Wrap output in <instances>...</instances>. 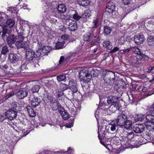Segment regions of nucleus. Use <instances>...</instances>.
Returning <instances> with one entry per match:
<instances>
[{
  "label": "nucleus",
  "instance_id": "nucleus-57",
  "mask_svg": "<svg viewBox=\"0 0 154 154\" xmlns=\"http://www.w3.org/2000/svg\"><path fill=\"white\" fill-rule=\"evenodd\" d=\"M8 66L7 63L4 64L3 63L0 65V68L2 69H6L8 68Z\"/></svg>",
  "mask_w": 154,
  "mask_h": 154
},
{
  "label": "nucleus",
  "instance_id": "nucleus-4",
  "mask_svg": "<svg viewBox=\"0 0 154 154\" xmlns=\"http://www.w3.org/2000/svg\"><path fill=\"white\" fill-rule=\"evenodd\" d=\"M79 77L81 82L88 83L91 79V75L89 72L88 69H83L79 73Z\"/></svg>",
  "mask_w": 154,
  "mask_h": 154
},
{
  "label": "nucleus",
  "instance_id": "nucleus-44",
  "mask_svg": "<svg viewBox=\"0 0 154 154\" xmlns=\"http://www.w3.org/2000/svg\"><path fill=\"white\" fill-rule=\"evenodd\" d=\"M72 92V91H70L69 90H67L66 91L65 93L66 95L70 97H72L73 98V95Z\"/></svg>",
  "mask_w": 154,
  "mask_h": 154
},
{
  "label": "nucleus",
  "instance_id": "nucleus-35",
  "mask_svg": "<svg viewBox=\"0 0 154 154\" xmlns=\"http://www.w3.org/2000/svg\"><path fill=\"white\" fill-rule=\"evenodd\" d=\"M69 88V85H67L63 83H61L60 84V89L63 92L68 90Z\"/></svg>",
  "mask_w": 154,
  "mask_h": 154
},
{
  "label": "nucleus",
  "instance_id": "nucleus-56",
  "mask_svg": "<svg viewBox=\"0 0 154 154\" xmlns=\"http://www.w3.org/2000/svg\"><path fill=\"white\" fill-rule=\"evenodd\" d=\"M116 109L115 108L113 105H112V104L109 107V110L112 112H114L116 110Z\"/></svg>",
  "mask_w": 154,
  "mask_h": 154
},
{
  "label": "nucleus",
  "instance_id": "nucleus-47",
  "mask_svg": "<svg viewBox=\"0 0 154 154\" xmlns=\"http://www.w3.org/2000/svg\"><path fill=\"white\" fill-rule=\"evenodd\" d=\"M14 93L15 92L14 91H12L11 92L8 93L5 97V99H8L9 98L12 96L14 95Z\"/></svg>",
  "mask_w": 154,
  "mask_h": 154
},
{
  "label": "nucleus",
  "instance_id": "nucleus-36",
  "mask_svg": "<svg viewBox=\"0 0 154 154\" xmlns=\"http://www.w3.org/2000/svg\"><path fill=\"white\" fill-rule=\"evenodd\" d=\"M103 46L108 50H111L112 48L111 43L109 41H106L103 43Z\"/></svg>",
  "mask_w": 154,
  "mask_h": 154
},
{
  "label": "nucleus",
  "instance_id": "nucleus-48",
  "mask_svg": "<svg viewBox=\"0 0 154 154\" xmlns=\"http://www.w3.org/2000/svg\"><path fill=\"white\" fill-rule=\"evenodd\" d=\"M131 50V48H127L126 49H124L123 50H121L120 51V52L122 54H125V53H128Z\"/></svg>",
  "mask_w": 154,
  "mask_h": 154
},
{
  "label": "nucleus",
  "instance_id": "nucleus-51",
  "mask_svg": "<svg viewBox=\"0 0 154 154\" xmlns=\"http://www.w3.org/2000/svg\"><path fill=\"white\" fill-rule=\"evenodd\" d=\"M64 94L63 91H62L58 90L57 92V98H60Z\"/></svg>",
  "mask_w": 154,
  "mask_h": 154
},
{
  "label": "nucleus",
  "instance_id": "nucleus-5",
  "mask_svg": "<svg viewBox=\"0 0 154 154\" xmlns=\"http://www.w3.org/2000/svg\"><path fill=\"white\" fill-rule=\"evenodd\" d=\"M69 88L72 91L73 95V98H77L78 95H80L79 91L78 89L77 84L73 80H71L69 82Z\"/></svg>",
  "mask_w": 154,
  "mask_h": 154
},
{
  "label": "nucleus",
  "instance_id": "nucleus-37",
  "mask_svg": "<svg viewBox=\"0 0 154 154\" xmlns=\"http://www.w3.org/2000/svg\"><path fill=\"white\" fill-rule=\"evenodd\" d=\"M40 86L37 85H35L31 89V90L33 93L37 92L40 88Z\"/></svg>",
  "mask_w": 154,
  "mask_h": 154
},
{
  "label": "nucleus",
  "instance_id": "nucleus-1",
  "mask_svg": "<svg viewBox=\"0 0 154 154\" xmlns=\"http://www.w3.org/2000/svg\"><path fill=\"white\" fill-rule=\"evenodd\" d=\"M50 106L52 110L56 111L58 110L64 120H66L69 118V114L61 106L59 102L56 100H54L50 103Z\"/></svg>",
  "mask_w": 154,
  "mask_h": 154
},
{
  "label": "nucleus",
  "instance_id": "nucleus-31",
  "mask_svg": "<svg viewBox=\"0 0 154 154\" xmlns=\"http://www.w3.org/2000/svg\"><path fill=\"white\" fill-rule=\"evenodd\" d=\"M145 118L146 119V116L144 115L137 114L135 116L134 118V120L136 122H141L143 121Z\"/></svg>",
  "mask_w": 154,
  "mask_h": 154
},
{
  "label": "nucleus",
  "instance_id": "nucleus-64",
  "mask_svg": "<svg viewBox=\"0 0 154 154\" xmlns=\"http://www.w3.org/2000/svg\"><path fill=\"white\" fill-rule=\"evenodd\" d=\"M51 82L52 81H51L50 82L48 81L47 83H46L45 84V85L48 88H50L52 86L51 85Z\"/></svg>",
  "mask_w": 154,
  "mask_h": 154
},
{
  "label": "nucleus",
  "instance_id": "nucleus-8",
  "mask_svg": "<svg viewBox=\"0 0 154 154\" xmlns=\"http://www.w3.org/2000/svg\"><path fill=\"white\" fill-rule=\"evenodd\" d=\"M104 80L106 85H112L116 81L114 73L112 72L108 77H104Z\"/></svg>",
  "mask_w": 154,
  "mask_h": 154
},
{
  "label": "nucleus",
  "instance_id": "nucleus-43",
  "mask_svg": "<svg viewBox=\"0 0 154 154\" xmlns=\"http://www.w3.org/2000/svg\"><path fill=\"white\" fill-rule=\"evenodd\" d=\"M18 106L17 103H13L11 105V108L9 109H11L13 111H16V109Z\"/></svg>",
  "mask_w": 154,
  "mask_h": 154
},
{
  "label": "nucleus",
  "instance_id": "nucleus-19",
  "mask_svg": "<svg viewBox=\"0 0 154 154\" xmlns=\"http://www.w3.org/2000/svg\"><path fill=\"white\" fill-rule=\"evenodd\" d=\"M15 23V21L13 18H9L7 20L6 24L4 25L7 27V29L11 30V28L13 27Z\"/></svg>",
  "mask_w": 154,
  "mask_h": 154
},
{
  "label": "nucleus",
  "instance_id": "nucleus-25",
  "mask_svg": "<svg viewBox=\"0 0 154 154\" xmlns=\"http://www.w3.org/2000/svg\"><path fill=\"white\" fill-rule=\"evenodd\" d=\"M139 58L138 57H131L129 62L133 66H135L137 64L139 63V61L140 60H139Z\"/></svg>",
  "mask_w": 154,
  "mask_h": 154
},
{
  "label": "nucleus",
  "instance_id": "nucleus-23",
  "mask_svg": "<svg viewBox=\"0 0 154 154\" xmlns=\"http://www.w3.org/2000/svg\"><path fill=\"white\" fill-rule=\"evenodd\" d=\"M89 72L91 75V79L92 77H96L98 76L99 74V72L97 69L90 67L88 68Z\"/></svg>",
  "mask_w": 154,
  "mask_h": 154
},
{
  "label": "nucleus",
  "instance_id": "nucleus-29",
  "mask_svg": "<svg viewBox=\"0 0 154 154\" xmlns=\"http://www.w3.org/2000/svg\"><path fill=\"white\" fill-rule=\"evenodd\" d=\"M123 127L127 130H131L132 129V122L130 120L127 119V121L125 122V124H124Z\"/></svg>",
  "mask_w": 154,
  "mask_h": 154
},
{
  "label": "nucleus",
  "instance_id": "nucleus-61",
  "mask_svg": "<svg viewBox=\"0 0 154 154\" xmlns=\"http://www.w3.org/2000/svg\"><path fill=\"white\" fill-rule=\"evenodd\" d=\"M131 0H122V3L125 5H129L131 2Z\"/></svg>",
  "mask_w": 154,
  "mask_h": 154
},
{
  "label": "nucleus",
  "instance_id": "nucleus-27",
  "mask_svg": "<svg viewBox=\"0 0 154 154\" xmlns=\"http://www.w3.org/2000/svg\"><path fill=\"white\" fill-rule=\"evenodd\" d=\"M57 9L58 12L60 14L64 13L66 11V6L63 4H58L57 7Z\"/></svg>",
  "mask_w": 154,
  "mask_h": 154
},
{
  "label": "nucleus",
  "instance_id": "nucleus-16",
  "mask_svg": "<svg viewBox=\"0 0 154 154\" xmlns=\"http://www.w3.org/2000/svg\"><path fill=\"white\" fill-rule=\"evenodd\" d=\"M144 130L145 127L142 124H135L133 127V131L137 133H141Z\"/></svg>",
  "mask_w": 154,
  "mask_h": 154
},
{
  "label": "nucleus",
  "instance_id": "nucleus-58",
  "mask_svg": "<svg viewBox=\"0 0 154 154\" xmlns=\"http://www.w3.org/2000/svg\"><path fill=\"white\" fill-rule=\"evenodd\" d=\"M61 17L63 19L66 20H68L69 22V20H71L70 19L69 17L67 15H62L61 16Z\"/></svg>",
  "mask_w": 154,
  "mask_h": 154
},
{
  "label": "nucleus",
  "instance_id": "nucleus-42",
  "mask_svg": "<svg viewBox=\"0 0 154 154\" xmlns=\"http://www.w3.org/2000/svg\"><path fill=\"white\" fill-rule=\"evenodd\" d=\"M17 10L16 7H11L7 8V10L9 13L11 14L13 13H15L16 11Z\"/></svg>",
  "mask_w": 154,
  "mask_h": 154
},
{
  "label": "nucleus",
  "instance_id": "nucleus-52",
  "mask_svg": "<svg viewBox=\"0 0 154 154\" xmlns=\"http://www.w3.org/2000/svg\"><path fill=\"white\" fill-rule=\"evenodd\" d=\"M112 104L113 105L115 108V109H116V110H119L120 106L118 101V102L115 103H113Z\"/></svg>",
  "mask_w": 154,
  "mask_h": 154
},
{
  "label": "nucleus",
  "instance_id": "nucleus-38",
  "mask_svg": "<svg viewBox=\"0 0 154 154\" xmlns=\"http://www.w3.org/2000/svg\"><path fill=\"white\" fill-rule=\"evenodd\" d=\"M104 31L106 35H109L112 31L111 28L108 26H104Z\"/></svg>",
  "mask_w": 154,
  "mask_h": 154
},
{
  "label": "nucleus",
  "instance_id": "nucleus-10",
  "mask_svg": "<svg viewBox=\"0 0 154 154\" xmlns=\"http://www.w3.org/2000/svg\"><path fill=\"white\" fill-rule=\"evenodd\" d=\"M29 100L31 101V105L34 108L38 106L41 102V100L39 98L33 95H31Z\"/></svg>",
  "mask_w": 154,
  "mask_h": 154
},
{
  "label": "nucleus",
  "instance_id": "nucleus-46",
  "mask_svg": "<svg viewBox=\"0 0 154 154\" xmlns=\"http://www.w3.org/2000/svg\"><path fill=\"white\" fill-rule=\"evenodd\" d=\"M73 18L76 20H78L81 19V16L79 15L78 13L74 14L73 15Z\"/></svg>",
  "mask_w": 154,
  "mask_h": 154
},
{
  "label": "nucleus",
  "instance_id": "nucleus-17",
  "mask_svg": "<svg viewBox=\"0 0 154 154\" xmlns=\"http://www.w3.org/2000/svg\"><path fill=\"white\" fill-rule=\"evenodd\" d=\"M68 29L71 31H75L77 29V22L75 20H69Z\"/></svg>",
  "mask_w": 154,
  "mask_h": 154
},
{
  "label": "nucleus",
  "instance_id": "nucleus-20",
  "mask_svg": "<svg viewBox=\"0 0 154 154\" xmlns=\"http://www.w3.org/2000/svg\"><path fill=\"white\" fill-rule=\"evenodd\" d=\"M9 30L7 29V27L5 26L4 25L3 26L0 25V34L2 32V37L3 39L5 38V36L9 32Z\"/></svg>",
  "mask_w": 154,
  "mask_h": 154
},
{
  "label": "nucleus",
  "instance_id": "nucleus-33",
  "mask_svg": "<svg viewBox=\"0 0 154 154\" xmlns=\"http://www.w3.org/2000/svg\"><path fill=\"white\" fill-rule=\"evenodd\" d=\"M93 34L88 32L84 35V40L85 41H88L93 37Z\"/></svg>",
  "mask_w": 154,
  "mask_h": 154
},
{
  "label": "nucleus",
  "instance_id": "nucleus-14",
  "mask_svg": "<svg viewBox=\"0 0 154 154\" xmlns=\"http://www.w3.org/2000/svg\"><path fill=\"white\" fill-rule=\"evenodd\" d=\"M29 42H24L23 41L20 40L16 42L15 45L17 49L20 48H29Z\"/></svg>",
  "mask_w": 154,
  "mask_h": 154
},
{
  "label": "nucleus",
  "instance_id": "nucleus-55",
  "mask_svg": "<svg viewBox=\"0 0 154 154\" xmlns=\"http://www.w3.org/2000/svg\"><path fill=\"white\" fill-rule=\"evenodd\" d=\"M125 37L124 36H122L119 38L118 41L119 43L120 44H123L125 42Z\"/></svg>",
  "mask_w": 154,
  "mask_h": 154
},
{
  "label": "nucleus",
  "instance_id": "nucleus-24",
  "mask_svg": "<svg viewBox=\"0 0 154 154\" xmlns=\"http://www.w3.org/2000/svg\"><path fill=\"white\" fill-rule=\"evenodd\" d=\"M119 98L115 96H110L107 97V103L108 104H112L118 102Z\"/></svg>",
  "mask_w": 154,
  "mask_h": 154
},
{
  "label": "nucleus",
  "instance_id": "nucleus-40",
  "mask_svg": "<svg viewBox=\"0 0 154 154\" xmlns=\"http://www.w3.org/2000/svg\"><path fill=\"white\" fill-rule=\"evenodd\" d=\"M9 51L8 48L7 46L5 45L2 47L1 54L5 55Z\"/></svg>",
  "mask_w": 154,
  "mask_h": 154
},
{
  "label": "nucleus",
  "instance_id": "nucleus-18",
  "mask_svg": "<svg viewBox=\"0 0 154 154\" xmlns=\"http://www.w3.org/2000/svg\"><path fill=\"white\" fill-rule=\"evenodd\" d=\"M37 50H40L41 51V56L42 55V56L47 54L48 53H49L51 50V48L50 47L45 46L42 47L41 48H40Z\"/></svg>",
  "mask_w": 154,
  "mask_h": 154
},
{
  "label": "nucleus",
  "instance_id": "nucleus-13",
  "mask_svg": "<svg viewBox=\"0 0 154 154\" xmlns=\"http://www.w3.org/2000/svg\"><path fill=\"white\" fill-rule=\"evenodd\" d=\"M134 40L135 43L137 45H140L143 43L144 41L145 37L143 35L140 33L135 35Z\"/></svg>",
  "mask_w": 154,
  "mask_h": 154
},
{
  "label": "nucleus",
  "instance_id": "nucleus-22",
  "mask_svg": "<svg viewBox=\"0 0 154 154\" xmlns=\"http://www.w3.org/2000/svg\"><path fill=\"white\" fill-rule=\"evenodd\" d=\"M8 57L9 60L11 63H16L18 60V57L16 54L9 53Z\"/></svg>",
  "mask_w": 154,
  "mask_h": 154
},
{
  "label": "nucleus",
  "instance_id": "nucleus-39",
  "mask_svg": "<svg viewBox=\"0 0 154 154\" xmlns=\"http://www.w3.org/2000/svg\"><path fill=\"white\" fill-rule=\"evenodd\" d=\"M65 42L63 41L62 42H58L56 43L55 47L56 49H60L62 48Z\"/></svg>",
  "mask_w": 154,
  "mask_h": 154
},
{
  "label": "nucleus",
  "instance_id": "nucleus-59",
  "mask_svg": "<svg viewBox=\"0 0 154 154\" xmlns=\"http://www.w3.org/2000/svg\"><path fill=\"white\" fill-rule=\"evenodd\" d=\"M131 86H132V90L134 91L136 90V88L137 86V85L136 83L131 84Z\"/></svg>",
  "mask_w": 154,
  "mask_h": 154
},
{
  "label": "nucleus",
  "instance_id": "nucleus-30",
  "mask_svg": "<svg viewBox=\"0 0 154 154\" xmlns=\"http://www.w3.org/2000/svg\"><path fill=\"white\" fill-rule=\"evenodd\" d=\"M78 4L83 7L88 6L90 3L89 0H77Z\"/></svg>",
  "mask_w": 154,
  "mask_h": 154
},
{
  "label": "nucleus",
  "instance_id": "nucleus-50",
  "mask_svg": "<svg viewBox=\"0 0 154 154\" xmlns=\"http://www.w3.org/2000/svg\"><path fill=\"white\" fill-rule=\"evenodd\" d=\"M146 134V136L145 137L148 140H149L150 139V137H151V135L153 134V133L152 132H150L149 131H146L145 133Z\"/></svg>",
  "mask_w": 154,
  "mask_h": 154
},
{
  "label": "nucleus",
  "instance_id": "nucleus-28",
  "mask_svg": "<svg viewBox=\"0 0 154 154\" xmlns=\"http://www.w3.org/2000/svg\"><path fill=\"white\" fill-rule=\"evenodd\" d=\"M29 115L30 117H33L36 116V113L33 110V109L30 106H27L26 107Z\"/></svg>",
  "mask_w": 154,
  "mask_h": 154
},
{
  "label": "nucleus",
  "instance_id": "nucleus-9",
  "mask_svg": "<svg viewBox=\"0 0 154 154\" xmlns=\"http://www.w3.org/2000/svg\"><path fill=\"white\" fill-rule=\"evenodd\" d=\"M17 115V111H13L11 109H9L5 112L6 118L10 120L15 119Z\"/></svg>",
  "mask_w": 154,
  "mask_h": 154
},
{
  "label": "nucleus",
  "instance_id": "nucleus-41",
  "mask_svg": "<svg viewBox=\"0 0 154 154\" xmlns=\"http://www.w3.org/2000/svg\"><path fill=\"white\" fill-rule=\"evenodd\" d=\"M57 81L59 82L64 81L66 78V75L64 74L60 75L57 77Z\"/></svg>",
  "mask_w": 154,
  "mask_h": 154
},
{
  "label": "nucleus",
  "instance_id": "nucleus-3",
  "mask_svg": "<svg viewBox=\"0 0 154 154\" xmlns=\"http://www.w3.org/2000/svg\"><path fill=\"white\" fill-rule=\"evenodd\" d=\"M40 50H37L35 52L33 50L28 48L26 49V58L28 61H31L34 60L36 57H39L41 56Z\"/></svg>",
  "mask_w": 154,
  "mask_h": 154
},
{
  "label": "nucleus",
  "instance_id": "nucleus-12",
  "mask_svg": "<svg viewBox=\"0 0 154 154\" xmlns=\"http://www.w3.org/2000/svg\"><path fill=\"white\" fill-rule=\"evenodd\" d=\"M115 11V4L112 2H109L107 3L106 8V12L113 14Z\"/></svg>",
  "mask_w": 154,
  "mask_h": 154
},
{
  "label": "nucleus",
  "instance_id": "nucleus-15",
  "mask_svg": "<svg viewBox=\"0 0 154 154\" xmlns=\"http://www.w3.org/2000/svg\"><path fill=\"white\" fill-rule=\"evenodd\" d=\"M134 52L135 54H137L136 57H138L139 58V60H141L143 59L148 60L149 59L148 57L145 54L141 52L140 50L137 48H135Z\"/></svg>",
  "mask_w": 154,
  "mask_h": 154
},
{
  "label": "nucleus",
  "instance_id": "nucleus-6",
  "mask_svg": "<svg viewBox=\"0 0 154 154\" xmlns=\"http://www.w3.org/2000/svg\"><path fill=\"white\" fill-rule=\"evenodd\" d=\"M9 30V32L5 36V38H6L7 42L8 45L11 47H12V45L16 42L17 39V36L14 34H11V30Z\"/></svg>",
  "mask_w": 154,
  "mask_h": 154
},
{
  "label": "nucleus",
  "instance_id": "nucleus-11",
  "mask_svg": "<svg viewBox=\"0 0 154 154\" xmlns=\"http://www.w3.org/2000/svg\"><path fill=\"white\" fill-rule=\"evenodd\" d=\"M28 91L26 88H20L16 93V94L20 99H23L27 96Z\"/></svg>",
  "mask_w": 154,
  "mask_h": 154
},
{
  "label": "nucleus",
  "instance_id": "nucleus-26",
  "mask_svg": "<svg viewBox=\"0 0 154 154\" xmlns=\"http://www.w3.org/2000/svg\"><path fill=\"white\" fill-rule=\"evenodd\" d=\"M54 100H56L54 98L53 96L51 94H47L45 97L43 98V100L45 103L47 104L49 102H50L51 103Z\"/></svg>",
  "mask_w": 154,
  "mask_h": 154
},
{
  "label": "nucleus",
  "instance_id": "nucleus-21",
  "mask_svg": "<svg viewBox=\"0 0 154 154\" xmlns=\"http://www.w3.org/2000/svg\"><path fill=\"white\" fill-rule=\"evenodd\" d=\"M91 16V12L89 10L85 11L84 13L81 16L82 19L85 22L87 20V19Z\"/></svg>",
  "mask_w": 154,
  "mask_h": 154
},
{
  "label": "nucleus",
  "instance_id": "nucleus-53",
  "mask_svg": "<svg viewBox=\"0 0 154 154\" xmlns=\"http://www.w3.org/2000/svg\"><path fill=\"white\" fill-rule=\"evenodd\" d=\"M7 118L5 115L0 114V122H3L4 120Z\"/></svg>",
  "mask_w": 154,
  "mask_h": 154
},
{
  "label": "nucleus",
  "instance_id": "nucleus-63",
  "mask_svg": "<svg viewBox=\"0 0 154 154\" xmlns=\"http://www.w3.org/2000/svg\"><path fill=\"white\" fill-rule=\"evenodd\" d=\"M64 60H66L64 58V57L63 56H61L59 61V64H60Z\"/></svg>",
  "mask_w": 154,
  "mask_h": 154
},
{
  "label": "nucleus",
  "instance_id": "nucleus-45",
  "mask_svg": "<svg viewBox=\"0 0 154 154\" xmlns=\"http://www.w3.org/2000/svg\"><path fill=\"white\" fill-rule=\"evenodd\" d=\"M116 125L115 124H110L109 126V127L112 132L116 131Z\"/></svg>",
  "mask_w": 154,
  "mask_h": 154
},
{
  "label": "nucleus",
  "instance_id": "nucleus-60",
  "mask_svg": "<svg viewBox=\"0 0 154 154\" xmlns=\"http://www.w3.org/2000/svg\"><path fill=\"white\" fill-rule=\"evenodd\" d=\"M119 50V48L117 47H115L110 52V53H114Z\"/></svg>",
  "mask_w": 154,
  "mask_h": 154
},
{
  "label": "nucleus",
  "instance_id": "nucleus-54",
  "mask_svg": "<svg viewBox=\"0 0 154 154\" xmlns=\"http://www.w3.org/2000/svg\"><path fill=\"white\" fill-rule=\"evenodd\" d=\"M69 38V36L66 34H64L62 35L61 38L63 40V41L64 42H65V41H67Z\"/></svg>",
  "mask_w": 154,
  "mask_h": 154
},
{
  "label": "nucleus",
  "instance_id": "nucleus-7",
  "mask_svg": "<svg viewBox=\"0 0 154 154\" xmlns=\"http://www.w3.org/2000/svg\"><path fill=\"white\" fill-rule=\"evenodd\" d=\"M127 116L125 114L123 113L119 114L116 119L117 125L121 127H123V125L125 124V122L127 121Z\"/></svg>",
  "mask_w": 154,
  "mask_h": 154
},
{
  "label": "nucleus",
  "instance_id": "nucleus-34",
  "mask_svg": "<svg viewBox=\"0 0 154 154\" xmlns=\"http://www.w3.org/2000/svg\"><path fill=\"white\" fill-rule=\"evenodd\" d=\"M99 20L97 17L94 18L92 22L93 27L97 28L99 26Z\"/></svg>",
  "mask_w": 154,
  "mask_h": 154
},
{
  "label": "nucleus",
  "instance_id": "nucleus-32",
  "mask_svg": "<svg viewBox=\"0 0 154 154\" xmlns=\"http://www.w3.org/2000/svg\"><path fill=\"white\" fill-rule=\"evenodd\" d=\"M147 43L150 46H154V36H149L147 40Z\"/></svg>",
  "mask_w": 154,
  "mask_h": 154
},
{
  "label": "nucleus",
  "instance_id": "nucleus-2",
  "mask_svg": "<svg viewBox=\"0 0 154 154\" xmlns=\"http://www.w3.org/2000/svg\"><path fill=\"white\" fill-rule=\"evenodd\" d=\"M144 124L148 131L154 133V116L151 114L147 115Z\"/></svg>",
  "mask_w": 154,
  "mask_h": 154
},
{
  "label": "nucleus",
  "instance_id": "nucleus-49",
  "mask_svg": "<svg viewBox=\"0 0 154 154\" xmlns=\"http://www.w3.org/2000/svg\"><path fill=\"white\" fill-rule=\"evenodd\" d=\"M134 134L132 132L128 133L127 135V137L128 140H131L134 137Z\"/></svg>",
  "mask_w": 154,
  "mask_h": 154
},
{
  "label": "nucleus",
  "instance_id": "nucleus-62",
  "mask_svg": "<svg viewBox=\"0 0 154 154\" xmlns=\"http://www.w3.org/2000/svg\"><path fill=\"white\" fill-rule=\"evenodd\" d=\"M149 26V30L151 32H152L154 34V25H150Z\"/></svg>",
  "mask_w": 154,
  "mask_h": 154
}]
</instances>
